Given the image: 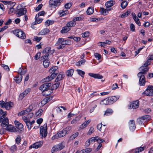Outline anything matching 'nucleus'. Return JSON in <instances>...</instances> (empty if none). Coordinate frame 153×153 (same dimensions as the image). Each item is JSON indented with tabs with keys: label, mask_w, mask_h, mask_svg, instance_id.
Wrapping results in <instances>:
<instances>
[{
	"label": "nucleus",
	"mask_w": 153,
	"mask_h": 153,
	"mask_svg": "<svg viewBox=\"0 0 153 153\" xmlns=\"http://www.w3.org/2000/svg\"><path fill=\"white\" fill-rule=\"evenodd\" d=\"M0 105L1 108H4L6 110H9L10 108L12 107L13 103L11 102L5 103L3 101H0Z\"/></svg>",
	"instance_id": "0eeeda50"
},
{
	"label": "nucleus",
	"mask_w": 153,
	"mask_h": 153,
	"mask_svg": "<svg viewBox=\"0 0 153 153\" xmlns=\"http://www.w3.org/2000/svg\"><path fill=\"white\" fill-rule=\"evenodd\" d=\"M115 4V2L113 1H108L105 4V6L107 8L110 7Z\"/></svg>",
	"instance_id": "a878e982"
},
{
	"label": "nucleus",
	"mask_w": 153,
	"mask_h": 153,
	"mask_svg": "<svg viewBox=\"0 0 153 153\" xmlns=\"http://www.w3.org/2000/svg\"><path fill=\"white\" fill-rule=\"evenodd\" d=\"M77 71L79 75H80L82 77H84V75L85 74V72L80 70H77Z\"/></svg>",
	"instance_id": "5fc2aeb1"
},
{
	"label": "nucleus",
	"mask_w": 153,
	"mask_h": 153,
	"mask_svg": "<svg viewBox=\"0 0 153 153\" xmlns=\"http://www.w3.org/2000/svg\"><path fill=\"white\" fill-rule=\"evenodd\" d=\"M96 141H97L99 144H101V143L105 142V140L100 138L98 136H96Z\"/></svg>",
	"instance_id": "79ce46f5"
},
{
	"label": "nucleus",
	"mask_w": 153,
	"mask_h": 153,
	"mask_svg": "<svg viewBox=\"0 0 153 153\" xmlns=\"http://www.w3.org/2000/svg\"><path fill=\"white\" fill-rule=\"evenodd\" d=\"M58 68V67L55 66L52 67L49 71V72L51 74H53L54 76H55V78L59 73V71L57 70Z\"/></svg>",
	"instance_id": "9d476101"
},
{
	"label": "nucleus",
	"mask_w": 153,
	"mask_h": 153,
	"mask_svg": "<svg viewBox=\"0 0 153 153\" xmlns=\"http://www.w3.org/2000/svg\"><path fill=\"white\" fill-rule=\"evenodd\" d=\"M128 4V2L126 1H124L121 3V6L123 9H124L126 8Z\"/></svg>",
	"instance_id": "a19ab883"
},
{
	"label": "nucleus",
	"mask_w": 153,
	"mask_h": 153,
	"mask_svg": "<svg viewBox=\"0 0 153 153\" xmlns=\"http://www.w3.org/2000/svg\"><path fill=\"white\" fill-rule=\"evenodd\" d=\"M85 61L86 60L85 59L82 60L77 62L76 64V65L78 66H80L81 65L84 64Z\"/></svg>",
	"instance_id": "a18cd8bd"
},
{
	"label": "nucleus",
	"mask_w": 153,
	"mask_h": 153,
	"mask_svg": "<svg viewBox=\"0 0 153 153\" xmlns=\"http://www.w3.org/2000/svg\"><path fill=\"white\" fill-rule=\"evenodd\" d=\"M62 108L64 110H66V108L65 107L62 106L57 107L56 108V110L58 112H61L62 111Z\"/></svg>",
	"instance_id": "3c124183"
},
{
	"label": "nucleus",
	"mask_w": 153,
	"mask_h": 153,
	"mask_svg": "<svg viewBox=\"0 0 153 153\" xmlns=\"http://www.w3.org/2000/svg\"><path fill=\"white\" fill-rule=\"evenodd\" d=\"M79 120V118L78 117H76L74 119H73L71 121V124L76 123Z\"/></svg>",
	"instance_id": "4d7b16f0"
},
{
	"label": "nucleus",
	"mask_w": 153,
	"mask_h": 153,
	"mask_svg": "<svg viewBox=\"0 0 153 153\" xmlns=\"http://www.w3.org/2000/svg\"><path fill=\"white\" fill-rule=\"evenodd\" d=\"M54 23V21L48 20L45 23V25L47 26H49L50 25H52Z\"/></svg>",
	"instance_id": "603ef678"
},
{
	"label": "nucleus",
	"mask_w": 153,
	"mask_h": 153,
	"mask_svg": "<svg viewBox=\"0 0 153 153\" xmlns=\"http://www.w3.org/2000/svg\"><path fill=\"white\" fill-rule=\"evenodd\" d=\"M47 124H45L43 126L40 127V134L41 137H45L47 135Z\"/></svg>",
	"instance_id": "423d86ee"
},
{
	"label": "nucleus",
	"mask_w": 153,
	"mask_h": 153,
	"mask_svg": "<svg viewBox=\"0 0 153 153\" xmlns=\"http://www.w3.org/2000/svg\"><path fill=\"white\" fill-rule=\"evenodd\" d=\"M68 13V10H60L59 12V14L61 16H63L64 15L67 14Z\"/></svg>",
	"instance_id": "49530a36"
},
{
	"label": "nucleus",
	"mask_w": 153,
	"mask_h": 153,
	"mask_svg": "<svg viewBox=\"0 0 153 153\" xmlns=\"http://www.w3.org/2000/svg\"><path fill=\"white\" fill-rule=\"evenodd\" d=\"M88 75L90 76L98 79H101L103 77V76L102 75L98 74H96L89 73Z\"/></svg>",
	"instance_id": "aec40b11"
},
{
	"label": "nucleus",
	"mask_w": 153,
	"mask_h": 153,
	"mask_svg": "<svg viewBox=\"0 0 153 153\" xmlns=\"http://www.w3.org/2000/svg\"><path fill=\"white\" fill-rule=\"evenodd\" d=\"M71 129V128L70 126H68L66 127L62 131L58 132L56 134L52 137L51 139L54 140L65 136L67 134L69 133Z\"/></svg>",
	"instance_id": "7ed1b4c3"
},
{
	"label": "nucleus",
	"mask_w": 153,
	"mask_h": 153,
	"mask_svg": "<svg viewBox=\"0 0 153 153\" xmlns=\"http://www.w3.org/2000/svg\"><path fill=\"white\" fill-rule=\"evenodd\" d=\"M42 7V4H39L35 9L36 11H38Z\"/></svg>",
	"instance_id": "69168bd1"
},
{
	"label": "nucleus",
	"mask_w": 153,
	"mask_h": 153,
	"mask_svg": "<svg viewBox=\"0 0 153 153\" xmlns=\"http://www.w3.org/2000/svg\"><path fill=\"white\" fill-rule=\"evenodd\" d=\"M50 100V98L49 97H46L41 101L42 104L44 105L49 102Z\"/></svg>",
	"instance_id": "4c0bfd02"
},
{
	"label": "nucleus",
	"mask_w": 153,
	"mask_h": 153,
	"mask_svg": "<svg viewBox=\"0 0 153 153\" xmlns=\"http://www.w3.org/2000/svg\"><path fill=\"white\" fill-rule=\"evenodd\" d=\"M113 113V110L110 108H108L104 114V116L108 115Z\"/></svg>",
	"instance_id": "473e14b6"
},
{
	"label": "nucleus",
	"mask_w": 153,
	"mask_h": 153,
	"mask_svg": "<svg viewBox=\"0 0 153 153\" xmlns=\"http://www.w3.org/2000/svg\"><path fill=\"white\" fill-rule=\"evenodd\" d=\"M92 150V149L91 148H88L82 150V153H89L91 152Z\"/></svg>",
	"instance_id": "de8ad7c7"
},
{
	"label": "nucleus",
	"mask_w": 153,
	"mask_h": 153,
	"mask_svg": "<svg viewBox=\"0 0 153 153\" xmlns=\"http://www.w3.org/2000/svg\"><path fill=\"white\" fill-rule=\"evenodd\" d=\"M87 126V124H86V123H85V122L82 125H81L80 128H81L83 129L84 128H85Z\"/></svg>",
	"instance_id": "774afa93"
},
{
	"label": "nucleus",
	"mask_w": 153,
	"mask_h": 153,
	"mask_svg": "<svg viewBox=\"0 0 153 153\" xmlns=\"http://www.w3.org/2000/svg\"><path fill=\"white\" fill-rule=\"evenodd\" d=\"M35 21L32 23V24L33 25H34L40 23L43 20L42 19L39 18V16H37V15H36L35 16Z\"/></svg>",
	"instance_id": "5701e85b"
},
{
	"label": "nucleus",
	"mask_w": 153,
	"mask_h": 153,
	"mask_svg": "<svg viewBox=\"0 0 153 153\" xmlns=\"http://www.w3.org/2000/svg\"><path fill=\"white\" fill-rule=\"evenodd\" d=\"M62 43L63 45H60L57 47L58 49H62L65 47V45H69L71 43V41L69 40H65L64 39L63 42Z\"/></svg>",
	"instance_id": "2eb2a0df"
},
{
	"label": "nucleus",
	"mask_w": 153,
	"mask_h": 153,
	"mask_svg": "<svg viewBox=\"0 0 153 153\" xmlns=\"http://www.w3.org/2000/svg\"><path fill=\"white\" fill-rule=\"evenodd\" d=\"M5 130L11 132H13L16 131V129L12 125H8L5 128Z\"/></svg>",
	"instance_id": "412c9836"
},
{
	"label": "nucleus",
	"mask_w": 153,
	"mask_h": 153,
	"mask_svg": "<svg viewBox=\"0 0 153 153\" xmlns=\"http://www.w3.org/2000/svg\"><path fill=\"white\" fill-rule=\"evenodd\" d=\"M41 53L40 52H38L36 53V55L34 56V59L35 60H37L40 58L41 55Z\"/></svg>",
	"instance_id": "13d9d810"
},
{
	"label": "nucleus",
	"mask_w": 153,
	"mask_h": 153,
	"mask_svg": "<svg viewBox=\"0 0 153 153\" xmlns=\"http://www.w3.org/2000/svg\"><path fill=\"white\" fill-rule=\"evenodd\" d=\"M19 68V70L18 71V73L19 74H20V76L22 77V75L25 74L26 70L25 69H23L22 68V70H21L20 67Z\"/></svg>",
	"instance_id": "7c9ffc66"
},
{
	"label": "nucleus",
	"mask_w": 153,
	"mask_h": 153,
	"mask_svg": "<svg viewBox=\"0 0 153 153\" xmlns=\"http://www.w3.org/2000/svg\"><path fill=\"white\" fill-rule=\"evenodd\" d=\"M54 52V50H51V48L50 47H47L43 51L42 53L44 55L41 57V58L42 60H44L43 65L45 68L48 67L49 66L50 62L48 59L49 55L53 54Z\"/></svg>",
	"instance_id": "f03ea898"
},
{
	"label": "nucleus",
	"mask_w": 153,
	"mask_h": 153,
	"mask_svg": "<svg viewBox=\"0 0 153 153\" xmlns=\"http://www.w3.org/2000/svg\"><path fill=\"white\" fill-rule=\"evenodd\" d=\"M153 60V55H151L147 61L140 67L141 71L138 73L137 76L139 78V83L140 86H144L146 82L144 74H146L149 70L148 66L151 63V61Z\"/></svg>",
	"instance_id": "f257e3e1"
},
{
	"label": "nucleus",
	"mask_w": 153,
	"mask_h": 153,
	"mask_svg": "<svg viewBox=\"0 0 153 153\" xmlns=\"http://www.w3.org/2000/svg\"><path fill=\"white\" fill-rule=\"evenodd\" d=\"M94 11V8L92 7H90L88 8L86 12L88 15H91L93 13Z\"/></svg>",
	"instance_id": "f704fd0d"
},
{
	"label": "nucleus",
	"mask_w": 153,
	"mask_h": 153,
	"mask_svg": "<svg viewBox=\"0 0 153 153\" xmlns=\"http://www.w3.org/2000/svg\"><path fill=\"white\" fill-rule=\"evenodd\" d=\"M13 33L16 36L22 39H25L26 38L25 33L21 29H16L13 31Z\"/></svg>",
	"instance_id": "39448f33"
},
{
	"label": "nucleus",
	"mask_w": 153,
	"mask_h": 153,
	"mask_svg": "<svg viewBox=\"0 0 153 153\" xmlns=\"http://www.w3.org/2000/svg\"><path fill=\"white\" fill-rule=\"evenodd\" d=\"M64 76L65 75L62 73H60L58 75L57 78L56 79L55 82H57L61 80Z\"/></svg>",
	"instance_id": "bb28decb"
},
{
	"label": "nucleus",
	"mask_w": 153,
	"mask_h": 153,
	"mask_svg": "<svg viewBox=\"0 0 153 153\" xmlns=\"http://www.w3.org/2000/svg\"><path fill=\"white\" fill-rule=\"evenodd\" d=\"M64 39L63 38H59L58 39V41L56 43V46L59 45H63Z\"/></svg>",
	"instance_id": "e433bc0d"
},
{
	"label": "nucleus",
	"mask_w": 153,
	"mask_h": 153,
	"mask_svg": "<svg viewBox=\"0 0 153 153\" xmlns=\"http://www.w3.org/2000/svg\"><path fill=\"white\" fill-rule=\"evenodd\" d=\"M76 24V22H74V21H72L68 22L66 25L69 27L70 28L71 27H74Z\"/></svg>",
	"instance_id": "72a5a7b5"
},
{
	"label": "nucleus",
	"mask_w": 153,
	"mask_h": 153,
	"mask_svg": "<svg viewBox=\"0 0 153 153\" xmlns=\"http://www.w3.org/2000/svg\"><path fill=\"white\" fill-rule=\"evenodd\" d=\"M94 128L93 127H91L88 133V134L89 135H91L93 132H94Z\"/></svg>",
	"instance_id": "e2e57ef3"
},
{
	"label": "nucleus",
	"mask_w": 153,
	"mask_h": 153,
	"mask_svg": "<svg viewBox=\"0 0 153 153\" xmlns=\"http://www.w3.org/2000/svg\"><path fill=\"white\" fill-rule=\"evenodd\" d=\"M143 94L147 96H153V86L149 85Z\"/></svg>",
	"instance_id": "6e6552de"
},
{
	"label": "nucleus",
	"mask_w": 153,
	"mask_h": 153,
	"mask_svg": "<svg viewBox=\"0 0 153 153\" xmlns=\"http://www.w3.org/2000/svg\"><path fill=\"white\" fill-rule=\"evenodd\" d=\"M26 125L27 126V128L29 130H30L31 127V125L30 123V120L27 122L25 123Z\"/></svg>",
	"instance_id": "6e6d98bb"
},
{
	"label": "nucleus",
	"mask_w": 153,
	"mask_h": 153,
	"mask_svg": "<svg viewBox=\"0 0 153 153\" xmlns=\"http://www.w3.org/2000/svg\"><path fill=\"white\" fill-rule=\"evenodd\" d=\"M51 85L50 83H46L42 85L39 88V89L41 91H45L50 88Z\"/></svg>",
	"instance_id": "ddd939ff"
},
{
	"label": "nucleus",
	"mask_w": 153,
	"mask_h": 153,
	"mask_svg": "<svg viewBox=\"0 0 153 153\" xmlns=\"http://www.w3.org/2000/svg\"><path fill=\"white\" fill-rule=\"evenodd\" d=\"M9 120L7 117H5L2 119L1 126L2 127H4L9 124Z\"/></svg>",
	"instance_id": "f3484780"
},
{
	"label": "nucleus",
	"mask_w": 153,
	"mask_h": 153,
	"mask_svg": "<svg viewBox=\"0 0 153 153\" xmlns=\"http://www.w3.org/2000/svg\"><path fill=\"white\" fill-rule=\"evenodd\" d=\"M14 123L16 127L18 129L20 130L21 131L23 130V126L21 123L19 122L18 121L15 120L14 121Z\"/></svg>",
	"instance_id": "dca6fc26"
},
{
	"label": "nucleus",
	"mask_w": 153,
	"mask_h": 153,
	"mask_svg": "<svg viewBox=\"0 0 153 153\" xmlns=\"http://www.w3.org/2000/svg\"><path fill=\"white\" fill-rule=\"evenodd\" d=\"M22 77L20 76V77H19V76L18 75V76H16L15 77L14 79L15 81L17 83H19L22 81Z\"/></svg>",
	"instance_id": "58836bf2"
},
{
	"label": "nucleus",
	"mask_w": 153,
	"mask_h": 153,
	"mask_svg": "<svg viewBox=\"0 0 153 153\" xmlns=\"http://www.w3.org/2000/svg\"><path fill=\"white\" fill-rule=\"evenodd\" d=\"M89 36V33L88 32H85L82 33V36L83 37H86L88 36Z\"/></svg>",
	"instance_id": "052dcab7"
},
{
	"label": "nucleus",
	"mask_w": 153,
	"mask_h": 153,
	"mask_svg": "<svg viewBox=\"0 0 153 153\" xmlns=\"http://www.w3.org/2000/svg\"><path fill=\"white\" fill-rule=\"evenodd\" d=\"M70 28L66 25V26L63 27L61 31L62 33H65L70 30Z\"/></svg>",
	"instance_id": "393cba45"
},
{
	"label": "nucleus",
	"mask_w": 153,
	"mask_h": 153,
	"mask_svg": "<svg viewBox=\"0 0 153 153\" xmlns=\"http://www.w3.org/2000/svg\"><path fill=\"white\" fill-rule=\"evenodd\" d=\"M61 1V0H50L49 4L51 5L58 6L60 5Z\"/></svg>",
	"instance_id": "4468645a"
},
{
	"label": "nucleus",
	"mask_w": 153,
	"mask_h": 153,
	"mask_svg": "<svg viewBox=\"0 0 153 153\" xmlns=\"http://www.w3.org/2000/svg\"><path fill=\"white\" fill-rule=\"evenodd\" d=\"M30 91V89L28 88L26 89L22 93H21L19 97V100H22L26 96Z\"/></svg>",
	"instance_id": "9b49d317"
},
{
	"label": "nucleus",
	"mask_w": 153,
	"mask_h": 153,
	"mask_svg": "<svg viewBox=\"0 0 153 153\" xmlns=\"http://www.w3.org/2000/svg\"><path fill=\"white\" fill-rule=\"evenodd\" d=\"M151 118V117L149 115H145L142 117V119H143L144 121L149 120Z\"/></svg>",
	"instance_id": "37998d69"
},
{
	"label": "nucleus",
	"mask_w": 153,
	"mask_h": 153,
	"mask_svg": "<svg viewBox=\"0 0 153 153\" xmlns=\"http://www.w3.org/2000/svg\"><path fill=\"white\" fill-rule=\"evenodd\" d=\"M109 104L113 103L116 101V97H112L108 98Z\"/></svg>",
	"instance_id": "2f4dec72"
},
{
	"label": "nucleus",
	"mask_w": 153,
	"mask_h": 153,
	"mask_svg": "<svg viewBox=\"0 0 153 153\" xmlns=\"http://www.w3.org/2000/svg\"><path fill=\"white\" fill-rule=\"evenodd\" d=\"M133 19L135 21L136 23L139 26L140 25V23L139 21V20L138 18L135 15L134 16H133Z\"/></svg>",
	"instance_id": "ea45409f"
},
{
	"label": "nucleus",
	"mask_w": 153,
	"mask_h": 153,
	"mask_svg": "<svg viewBox=\"0 0 153 153\" xmlns=\"http://www.w3.org/2000/svg\"><path fill=\"white\" fill-rule=\"evenodd\" d=\"M42 110L41 109H39V110L36 113V115L38 117H40L41 115V113L42 112Z\"/></svg>",
	"instance_id": "864d4df0"
},
{
	"label": "nucleus",
	"mask_w": 153,
	"mask_h": 153,
	"mask_svg": "<svg viewBox=\"0 0 153 153\" xmlns=\"http://www.w3.org/2000/svg\"><path fill=\"white\" fill-rule=\"evenodd\" d=\"M79 132H76L75 133L72 134L69 138L68 140V142L70 141L71 140H73L76 137L79 135Z\"/></svg>",
	"instance_id": "c85d7f7f"
},
{
	"label": "nucleus",
	"mask_w": 153,
	"mask_h": 153,
	"mask_svg": "<svg viewBox=\"0 0 153 153\" xmlns=\"http://www.w3.org/2000/svg\"><path fill=\"white\" fill-rule=\"evenodd\" d=\"M74 70L73 69H69L66 72V74L68 76H71L73 74Z\"/></svg>",
	"instance_id": "c756f323"
},
{
	"label": "nucleus",
	"mask_w": 153,
	"mask_h": 153,
	"mask_svg": "<svg viewBox=\"0 0 153 153\" xmlns=\"http://www.w3.org/2000/svg\"><path fill=\"white\" fill-rule=\"evenodd\" d=\"M53 74H51L50 76H48L44 79L45 82H48L51 81L55 78V76Z\"/></svg>",
	"instance_id": "cd10ccee"
},
{
	"label": "nucleus",
	"mask_w": 153,
	"mask_h": 153,
	"mask_svg": "<svg viewBox=\"0 0 153 153\" xmlns=\"http://www.w3.org/2000/svg\"><path fill=\"white\" fill-rule=\"evenodd\" d=\"M94 55L95 58H97L98 60H99L101 59V55L100 54L97 53H95Z\"/></svg>",
	"instance_id": "0e129e2a"
},
{
	"label": "nucleus",
	"mask_w": 153,
	"mask_h": 153,
	"mask_svg": "<svg viewBox=\"0 0 153 153\" xmlns=\"http://www.w3.org/2000/svg\"><path fill=\"white\" fill-rule=\"evenodd\" d=\"M130 13V12L128 11H126V12L122 14L120 17L122 18H124L127 16Z\"/></svg>",
	"instance_id": "09e8293b"
},
{
	"label": "nucleus",
	"mask_w": 153,
	"mask_h": 153,
	"mask_svg": "<svg viewBox=\"0 0 153 153\" xmlns=\"http://www.w3.org/2000/svg\"><path fill=\"white\" fill-rule=\"evenodd\" d=\"M0 114L2 115V116H2V119L4 118L7 114L6 111H4L1 108H0Z\"/></svg>",
	"instance_id": "c03bdc74"
},
{
	"label": "nucleus",
	"mask_w": 153,
	"mask_h": 153,
	"mask_svg": "<svg viewBox=\"0 0 153 153\" xmlns=\"http://www.w3.org/2000/svg\"><path fill=\"white\" fill-rule=\"evenodd\" d=\"M50 32V30L48 28H45L43 30H41L38 33V35H45L47 34L48 33Z\"/></svg>",
	"instance_id": "b1692460"
},
{
	"label": "nucleus",
	"mask_w": 153,
	"mask_h": 153,
	"mask_svg": "<svg viewBox=\"0 0 153 153\" xmlns=\"http://www.w3.org/2000/svg\"><path fill=\"white\" fill-rule=\"evenodd\" d=\"M130 129L131 131H134L136 128L134 121L133 120H130L129 122Z\"/></svg>",
	"instance_id": "6ab92c4d"
},
{
	"label": "nucleus",
	"mask_w": 153,
	"mask_h": 153,
	"mask_svg": "<svg viewBox=\"0 0 153 153\" xmlns=\"http://www.w3.org/2000/svg\"><path fill=\"white\" fill-rule=\"evenodd\" d=\"M100 13L104 15L107 14L108 12L107 10V9H105L103 8H100Z\"/></svg>",
	"instance_id": "c9c22d12"
},
{
	"label": "nucleus",
	"mask_w": 153,
	"mask_h": 153,
	"mask_svg": "<svg viewBox=\"0 0 153 153\" xmlns=\"http://www.w3.org/2000/svg\"><path fill=\"white\" fill-rule=\"evenodd\" d=\"M71 3H68L66 4L65 7V9H69L71 7Z\"/></svg>",
	"instance_id": "338daca9"
},
{
	"label": "nucleus",
	"mask_w": 153,
	"mask_h": 153,
	"mask_svg": "<svg viewBox=\"0 0 153 153\" xmlns=\"http://www.w3.org/2000/svg\"><path fill=\"white\" fill-rule=\"evenodd\" d=\"M43 144L42 141H39L36 142L32 145L30 146H29V149H30L32 148L35 149H38L39 148L41 147Z\"/></svg>",
	"instance_id": "f8f14e48"
},
{
	"label": "nucleus",
	"mask_w": 153,
	"mask_h": 153,
	"mask_svg": "<svg viewBox=\"0 0 153 153\" xmlns=\"http://www.w3.org/2000/svg\"><path fill=\"white\" fill-rule=\"evenodd\" d=\"M1 66L7 71H9V68L8 66L7 65L3 64H1Z\"/></svg>",
	"instance_id": "bf43d9fd"
},
{
	"label": "nucleus",
	"mask_w": 153,
	"mask_h": 153,
	"mask_svg": "<svg viewBox=\"0 0 153 153\" xmlns=\"http://www.w3.org/2000/svg\"><path fill=\"white\" fill-rule=\"evenodd\" d=\"M65 146L60 143L53 146L52 149V152H53L58 150H61L64 148Z\"/></svg>",
	"instance_id": "1a4fd4ad"
},
{
	"label": "nucleus",
	"mask_w": 153,
	"mask_h": 153,
	"mask_svg": "<svg viewBox=\"0 0 153 153\" xmlns=\"http://www.w3.org/2000/svg\"><path fill=\"white\" fill-rule=\"evenodd\" d=\"M145 146H144L143 147H140L139 148H138L135 149V151L137 153H138L139 152H141L143 150L144 148H145Z\"/></svg>",
	"instance_id": "8fccbe9b"
},
{
	"label": "nucleus",
	"mask_w": 153,
	"mask_h": 153,
	"mask_svg": "<svg viewBox=\"0 0 153 153\" xmlns=\"http://www.w3.org/2000/svg\"><path fill=\"white\" fill-rule=\"evenodd\" d=\"M52 92V90L49 88L45 91H42V94L43 95L46 96L51 94Z\"/></svg>",
	"instance_id": "4be33fe9"
},
{
	"label": "nucleus",
	"mask_w": 153,
	"mask_h": 153,
	"mask_svg": "<svg viewBox=\"0 0 153 153\" xmlns=\"http://www.w3.org/2000/svg\"><path fill=\"white\" fill-rule=\"evenodd\" d=\"M102 102H103V104L105 105H107L109 104L108 98L102 100Z\"/></svg>",
	"instance_id": "680f3d73"
},
{
	"label": "nucleus",
	"mask_w": 153,
	"mask_h": 153,
	"mask_svg": "<svg viewBox=\"0 0 153 153\" xmlns=\"http://www.w3.org/2000/svg\"><path fill=\"white\" fill-rule=\"evenodd\" d=\"M26 12L27 10L26 8H23L21 5H19L16 8L15 13L17 17H19L25 15Z\"/></svg>",
	"instance_id": "20e7f679"
},
{
	"label": "nucleus",
	"mask_w": 153,
	"mask_h": 153,
	"mask_svg": "<svg viewBox=\"0 0 153 153\" xmlns=\"http://www.w3.org/2000/svg\"><path fill=\"white\" fill-rule=\"evenodd\" d=\"M139 101L137 100L131 103L130 105V107L131 108H132L134 109H136L139 106Z\"/></svg>",
	"instance_id": "a211bd4d"
}]
</instances>
